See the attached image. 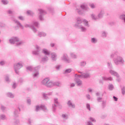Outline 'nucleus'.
<instances>
[{"instance_id":"obj_1","label":"nucleus","mask_w":125,"mask_h":125,"mask_svg":"<svg viewBox=\"0 0 125 125\" xmlns=\"http://www.w3.org/2000/svg\"><path fill=\"white\" fill-rule=\"evenodd\" d=\"M9 41L10 43L11 44H16L17 46L22 45V44H24L25 42L23 41H20L19 38L18 37H12L11 39H10Z\"/></svg>"},{"instance_id":"obj_2","label":"nucleus","mask_w":125,"mask_h":125,"mask_svg":"<svg viewBox=\"0 0 125 125\" xmlns=\"http://www.w3.org/2000/svg\"><path fill=\"white\" fill-rule=\"evenodd\" d=\"M41 67L40 66H38L36 67H33V66H30L26 67L27 71H30L31 72H34L35 73L33 75V78H37L38 76H39V69H40Z\"/></svg>"},{"instance_id":"obj_3","label":"nucleus","mask_w":125,"mask_h":125,"mask_svg":"<svg viewBox=\"0 0 125 125\" xmlns=\"http://www.w3.org/2000/svg\"><path fill=\"white\" fill-rule=\"evenodd\" d=\"M39 22L38 21H34L33 22V24H24V27L25 28H30V29H32V31L34 32V33H37V29L35 28V26L36 27V28H39Z\"/></svg>"},{"instance_id":"obj_4","label":"nucleus","mask_w":125,"mask_h":125,"mask_svg":"<svg viewBox=\"0 0 125 125\" xmlns=\"http://www.w3.org/2000/svg\"><path fill=\"white\" fill-rule=\"evenodd\" d=\"M113 61L116 65H120V64L124 65L125 64V60L121 56H117V58L114 59Z\"/></svg>"},{"instance_id":"obj_5","label":"nucleus","mask_w":125,"mask_h":125,"mask_svg":"<svg viewBox=\"0 0 125 125\" xmlns=\"http://www.w3.org/2000/svg\"><path fill=\"white\" fill-rule=\"evenodd\" d=\"M79 73H80L81 74L80 75L76 74L75 77L80 78L81 79H88V78H90V73L89 72L83 73L82 72H79Z\"/></svg>"},{"instance_id":"obj_6","label":"nucleus","mask_w":125,"mask_h":125,"mask_svg":"<svg viewBox=\"0 0 125 125\" xmlns=\"http://www.w3.org/2000/svg\"><path fill=\"white\" fill-rule=\"evenodd\" d=\"M22 67H23V63H22V62H20L15 63L14 65V68L15 73H16V74H19V71H18V70H20V69H21Z\"/></svg>"},{"instance_id":"obj_7","label":"nucleus","mask_w":125,"mask_h":125,"mask_svg":"<svg viewBox=\"0 0 125 125\" xmlns=\"http://www.w3.org/2000/svg\"><path fill=\"white\" fill-rule=\"evenodd\" d=\"M61 60L64 61L65 63H71V62H72L70 59H69V57H68L67 54H63L62 56L61 57Z\"/></svg>"},{"instance_id":"obj_8","label":"nucleus","mask_w":125,"mask_h":125,"mask_svg":"<svg viewBox=\"0 0 125 125\" xmlns=\"http://www.w3.org/2000/svg\"><path fill=\"white\" fill-rule=\"evenodd\" d=\"M54 101L55 104L52 105V110L53 112H56V107L59 105V103L58 102V99L57 98H55L54 100Z\"/></svg>"},{"instance_id":"obj_9","label":"nucleus","mask_w":125,"mask_h":125,"mask_svg":"<svg viewBox=\"0 0 125 125\" xmlns=\"http://www.w3.org/2000/svg\"><path fill=\"white\" fill-rule=\"evenodd\" d=\"M40 15H39V19L41 20V21H42L43 20V18L42 17L44 14H46V12H45L44 10L39 9V10Z\"/></svg>"},{"instance_id":"obj_10","label":"nucleus","mask_w":125,"mask_h":125,"mask_svg":"<svg viewBox=\"0 0 125 125\" xmlns=\"http://www.w3.org/2000/svg\"><path fill=\"white\" fill-rule=\"evenodd\" d=\"M35 110L36 112H38L39 111H40V110H43V111H44L45 112L47 111V109L46 108L45 106L43 105H41V106L37 105Z\"/></svg>"},{"instance_id":"obj_11","label":"nucleus","mask_w":125,"mask_h":125,"mask_svg":"<svg viewBox=\"0 0 125 125\" xmlns=\"http://www.w3.org/2000/svg\"><path fill=\"white\" fill-rule=\"evenodd\" d=\"M36 50L32 52V54L34 55H39L40 54V52L41 51V48L39 46L36 45Z\"/></svg>"},{"instance_id":"obj_12","label":"nucleus","mask_w":125,"mask_h":125,"mask_svg":"<svg viewBox=\"0 0 125 125\" xmlns=\"http://www.w3.org/2000/svg\"><path fill=\"white\" fill-rule=\"evenodd\" d=\"M109 73L110 74H111V75H112L113 76H115L116 77H117V78H119V77H120L119 74L117 73V72L114 71V70H113V68L110 69Z\"/></svg>"},{"instance_id":"obj_13","label":"nucleus","mask_w":125,"mask_h":125,"mask_svg":"<svg viewBox=\"0 0 125 125\" xmlns=\"http://www.w3.org/2000/svg\"><path fill=\"white\" fill-rule=\"evenodd\" d=\"M75 82L77 84L78 86H81L83 84V82L80 79L78 78V77H76V78L74 80Z\"/></svg>"},{"instance_id":"obj_14","label":"nucleus","mask_w":125,"mask_h":125,"mask_svg":"<svg viewBox=\"0 0 125 125\" xmlns=\"http://www.w3.org/2000/svg\"><path fill=\"white\" fill-rule=\"evenodd\" d=\"M67 105L70 108H72L73 109H75V108H76V104H73L71 100H69L67 102Z\"/></svg>"},{"instance_id":"obj_15","label":"nucleus","mask_w":125,"mask_h":125,"mask_svg":"<svg viewBox=\"0 0 125 125\" xmlns=\"http://www.w3.org/2000/svg\"><path fill=\"white\" fill-rule=\"evenodd\" d=\"M76 20H77V24L76 25H78L79 26H81L80 24H82V23L83 22V19L80 17L77 18Z\"/></svg>"},{"instance_id":"obj_16","label":"nucleus","mask_w":125,"mask_h":125,"mask_svg":"<svg viewBox=\"0 0 125 125\" xmlns=\"http://www.w3.org/2000/svg\"><path fill=\"white\" fill-rule=\"evenodd\" d=\"M49 81H50L49 78H46L42 81V83L43 84V85H45V86H46V85H47V83H48V82H49Z\"/></svg>"},{"instance_id":"obj_17","label":"nucleus","mask_w":125,"mask_h":125,"mask_svg":"<svg viewBox=\"0 0 125 125\" xmlns=\"http://www.w3.org/2000/svg\"><path fill=\"white\" fill-rule=\"evenodd\" d=\"M104 14H105V12H104V10H102L98 15V18L99 19L103 18V16H104Z\"/></svg>"},{"instance_id":"obj_18","label":"nucleus","mask_w":125,"mask_h":125,"mask_svg":"<svg viewBox=\"0 0 125 125\" xmlns=\"http://www.w3.org/2000/svg\"><path fill=\"white\" fill-rule=\"evenodd\" d=\"M75 27H78V28L81 30L82 32H85V31H86V28L83 25L75 24Z\"/></svg>"},{"instance_id":"obj_19","label":"nucleus","mask_w":125,"mask_h":125,"mask_svg":"<svg viewBox=\"0 0 125 125\" xmlns=\"http://www.w3.org/2000/svg\"><path fill=\"white\" fill-rule=\"evenodd\" d=\"M91 18L92 20H94V21H97V20H99L98 16H96L95 14H91Z\"/></svg>"},{"instance_id":"obj_20","label":"nucleus","mask_w":125,"mask_h":125,"mask_svg":"<svg viewBox=\"0 0 125 125\" xmlns=\"http://www.w3.org/2000/svg\"><path fill=\"white\" fill-rule=\"evenodd\" d=\"M14 21L15 23H16L17 26H18V27L19 28H21V29L24 28V26H23V25H22V24H21V23H20V22H19V21H17V20H14Z\"/></svg>"},{"instance_id":"obj_21","label":"nucleus","mask_w":125,"mask_h":125,"mask_svg":"<svg viewBox=\"0 0 125 125\" xmlns=\"http://www.w3.org/2000/svg\"><path fill=\"white\" fill-rule=\"evenodd\" d=\"M51 58L53 61H56V59H57V55L55 53H52L51 54Z\"/></svg>"},{"instance_id":"obj_22","label":"nucleus","mask_w":125,"mask_h":125,"mask_svg":"<svg viewBox=\"0 0 125 125\" xmlns=\"http://www.w3.org/2000/svg\"><path fill=\"white\" fill-rule=\"evenodd\" d=\"M46 86L47 87H53V86H54V82L49 81L47 85H46Z\"/></svg>"},{"instance_id":"obj_23","label":"nucleus","mask_w":125,"mask_h":125,"mask_svg":"<svg viewBox=\"0 0 125 125\" xmlns=\"http://www.w3.org/2000/svg\"><path fill=\"white\" fill-rule=\"evenodd\" d=\"M70 56L73 59H77V58H78V56H77V55H76L73 52H71L70 53Z\"/></svg>"},{"instance_id":"obj_24","label":"nucleus","mask_w":125,"mask_h":125,"mask_svg":"<svg viewBox=\"0 0 125 125\" xmlns=\"http://www.w3.org/2000/svg\"><path fill=\"white\" fill-rule=\"evenodd\" d=\"M118 54H119L118 52H113L110 54V58H114V57H116Z\"/></svg>"},{"instance_id":"obj_25","label":"nucleus","mask_w":125,"mask_h":125,"mask_svg":"<svg viewBox=\"0 0 125 125\" xmlns=\"http://www.w3.org/2000/svg\"><path fill=\"white\" fill-rule=\"evenodd\" d=\"M42 53L45 54V55H49L50 53L46 49H43L42 51Z\"/></svg>"},{"instance_id":"obj_26","label":"nucleus","mask_w":125,"mask_h":125,"mask_svg":"<svg viewBox=\"0 0 125 125\" xmlns=\"http://www.w3.org/2000/svg\"><path fill=\"white\" fill-rule=\"evenodd\" d=\"M102 79L103 81H113V78L112 77H103Z\"/></svg>"},{"instance_id":"obj_27","label":"nucleus","mask_w":125,"mask_h":125,"mask_svg":"<svg viewBox=\"0 0 125 125\" xmlns=\"http://www.w3.org/2000/svg\"><path fill=\"white\" fill-rule=\"evenodd\" d=\"M81 7L82 8V9H84V10H87V9H88L87 5H86V4H83L81 5Z\"/></svg>"},{"instance_id":"obj_28","label":"nucleus","mask_w":125,"mask_h":125,"mask_svg":"<svg viewBox=\"0 0 125 125\" xmlns=\"http://www.w3.org/2000/svg\"><path fill=\"white\" fill-rule=\"evenodd\" d=\"M0 118L2 121H4L5 120H7V117L4 114H1L0 115Z\"/></svg>"},{"instance_id":"obj_29","label":"nucleus","mask_w":125,"mask_h":125,"mask_svg":"<svg viewBox=\"0 0 125 125\" xmlns=\"http://www.w3.org/2000/svg\"><path fill=\"white\" fill-rule=\"evenodd\" d=\"M86 65V62L85 61H82L80 63V67H84Z\"/></svg>"},{"instance_id":"obj_30","label":"nucleus","mask_w":125,"mask_h":125,"mask_svg":"<svg viewBox=\"0 0 125 125\" xmlns=\"http://www.w3.org/2000/svg\"><path fill=\"white\" fill-rule=\"evenodd\" d=\"M61 85L62 84L60 82H54V86H58L59 87H60Z\"/></svg>"},{"instance_id":"obj_31","label":"nucleus","mask_w":125,"mask_h":125,"mask_svg":"<svg viewBox=\"0 0 125 125\" xmlns=\"http://www.w3.org/2000/svg\"><path fill=\"white\" fill-rule=\"evenodd\" d=\"M91 42L92 43H96L97 42V39L95 38H91Z\"/></svg>"},{"instance_id":"obj_32","label":"nucleus","mask_w":125,"mask_h":125,"mask_svg":"<svg viewBox=\"0 0 125 125\" xmlns=\"http://www.w3.org/2000/svg\"><path fill=\"white\" fill-rule=\"evenodd\" d=\"M107 66L108 69H113V66L112 65V63L108 62H107Z\"/></svg>"},{"instance_id":"obj_33","label":"nucleus","mask_w":125,"mask_h":125,"mask_svg":"<svg viewBox=\"0 0 125 125\" xmlns=\"http://www.w3.org/2000/svg\"><path fill=\"white\" fill-rule=\"evenodd\" d=\"M39 37H45L46 36V34L44 32H39L38 33Z\"/></svg>"},{"instance_id":"obj_34","label":"nucleus","mask_w":125,"mask_h":125,"mask_svg":"<svg viewBox=\"0 0 125 125\" xmlns=\"http://www.w3.org/2000/svg\"><path fill=\"white\" fill-rule=\"evenodd\" d=\"M83 23L84 25H85V26H86L87 27H89V24H88V21L86 20H83Z\"/></svg>"},{"instance_id":"obj_35","label":"nucleus","mask_w":125,"mask_h":125,"mask_svg":"<svg viewBox=\"0 0 125 125\" xmlns=\"http://www.w3.org/2000/svg\"><path fill=\"white\" fill-rule=\"evenodd\" d=\"M7 96H8V97H10V98H13L14 97V95L10 92H9L7 93Z\"/></svg>"},{"instance_id":"obj_36","label":"nucleus","mask_w":125,"mask_h":125,"mask_svg":"<svg viewBox=\"0 0 125 125\" xmlns=\"http://www.w3.org/2000/svg\"><path fill=\"white\" fill-rule=\"evenodd\" d=\"M47 60H48V58H47V57H45L42 59L41 62H42L43 63H44V62H46Z\"/></svg>"},{"instance_id":"obj_37","label":"nucleus","mask_w":125,"mask_h":125,"mask_svg":"<svg viewBox=\"0 0 125 125\" xmlns=\"http://www.w3.org/2000/svg\"><path fill=\"white\" fill-rule=\"evenodd\" d=\"M19 114V113L18 112V110L17 109H15L14 111V117H18V114Z\"/></svg>"},{"instance_id":"obj_38","label":"nucleus","mask_w":125,"mask_h":125,"mask_svg":"<svg viewBox=\"0 0 125 125\" xmlns=\"http://www.w3.org/2000/svg\"><path fill=\"white\" fill-rule=\"evenodd\" d=\"M120 19L124 21V23H125V15L123 14L120 16Z\"/></svg>"},{"instance_id":"obj_39","label":"nucleus","mask_w":125,"mask_h":125,"mask_svg":"<svg viewBox=\"0 0 125 125\" xmlns=\"http://www.w3.org/2000/svg\"><path fill=\"white\" fill-rule=\"evenodd\" d=\"M71 72H72V69H67L65 70L64 74H69V73H71Z\"/></svg>"},{"instance_id":"obj_40","label":"nucleus","mask_w":125,"mask_h":125,"mask_svg":"<svg viewBox=\"0 0 125 125\" xmlns=\"http://www.w3.org/2000/svg\"><path fill=\"white\" fill-rule=\"evenodd\" d=\"M108 89L110 90H113V89H114V85L112 84H110L108 85Z\"/></svg>"},{"instance_id":"obj_41","label":"nucleus","mask_w":125,"mask_h":125,"mask_svg":"<svg viewBox=\"0 0 125 125\" xmlns=\"http://www.w3.org/2000/svg\"><path fill=\"white\" fill-rule=\"evenodd\" d=\"M102 107L104 108L106 107V101H103L102 102Z\"/></svg>"},{"instance_id":"obj_42","label":"nucleus","mask_w":125,"mask_h":125,"mask_svg":"<svg viewBox=\"0 0 125 125\" xmlns=\"http://www.w3.org/2000/svg\"><path fill=\"white\" fill-rule=\"evenodd\" d=\"M5 80L7 83H9L10 82L8 75H5Z\"/></svg>"},{"instance_id":"obj_43","label":"nucleus","mask_w":125,"mask_h":125,"mask_svg":"<svg viewBox=\"0 0 125 125\" xmlns=\"http://www.w3.org/2000/svg\"><path fill=\"white\" fill-rule=\"evenodd\" d=\"M27 14H28V15L33 16V15H34V12H33V11H27Z\"/></svg>"},{"instance_id":"obj_44","label":"nucleus","mask_w":125,"mask_h":125,"mask_svg":"<svg viewBox=\"0 0 125 125\" xmlns=\"http://www.w3.org/2000/svg\"><path fill=\"white\" fill-rule=\"evenodd\" d=\"M1 2L3 4L6 5L8 4V0H1Z\"/></svg>"},{"instance_id":"obj_45","label":"nucleus","mask_w":125,"mask_h":125,"mask_svg":"<svg viewBox=\"0 0 125 125\" xmlns=\"http://www.w3.org/2000/svg\"><path fill=\"white\" fill-rule=\"evenodd\" d=\"M102 36L104 38H106V37H107V33H106V32H105V31H103L102 32Z\"/></svg>"},{"instance_id":"obj_46","label":"nucleus","mask_w":125,"mask_h":125,"mask_svg":"<svg viewBox=\"0 0 125 125\" xmlns=\"http://www.w3.org/2000/svg\"><path fill=\"white\" fill-rule=\"evenodd\" d=\"M86 106L87 110H88L89 111H91V109H90V104H86Z\"/></svg>"},{"instance_id":"obj_47","label":"nucleus","mask_w":125,"mask_h":125,"mask_svg":"<svg viewBox=\"0 0 125 125\" xmlns=\"http://www.w3.org/2000/svg\"><path fill=\"white\" fill-rule=\"evenodd\" d=\"M19 121L17 119H15L14 121V125H19Z\"/></svg>"},{"instance_id":"obj_48","label":"nucleus","mask_w":125,"mask_h":125,"mask_svg":"<svg viewBox=\"0 0 125 125\" xmlns=\"http://www.w3.org/2000/svg\"><path fill=\"white\" fill-rule=\"evenodd\" d=\"M121 90H122V94H123V95H125V87L124 86L123 87H122L121 89Z\"/></svg>"},{"instance_id":"obj_49","label":"nucleus","mask_w":125,"mask_h":125,"mask_svg":"<svg viewBox=\"0 0 125 125\" xmlns=\"http://www.w3.org/2000/svg\"><path fill=\"white\" fill-rule=\"evenodd\" d=\"M18 18L19 19H20V20H21V21H24L25 20V18L22 16H19Z\"/></svg>"},{"instance_id":"obj_50","label":"nucleus","mask_w":125,"mask_h":125,"mask_svg":"<svg viewBox=\"0 0 125 125\" xmlns=\"http://www.w3.org/2000/svg\"><path fill=\"white\" fill-rule=\"evenodd\" d=\"M5 61H2L1 62H0V66H3V65H5Z\"/></svg>"},{"instance_id":"obj_51","label":"nucleus","mask_w":125,"mask_h":125,"mask_svg":"<svg viewBox=\"0 0 125 125\" xmlns=\"http://www.w3.org/2000/svg\"><path fill=\"white\" fill-rule=\"evenodd\" d=\"M27 103L28 105H31V99L28 98L27 99Z\"/></svg>"},{"instance_id":"obj_52","label":"nucleus","mask_w":125,"mask_h":125,"mask_svg":"<svg viewBox=\"0 0 125 125\" xmlns=\"http://www.w3.org/2000/svg\"><path fill=\"white\" fill-rule=\"evenodd\" d=\"M98 102H102V98L101 97H98L97 99Z\"/></svg>"},{"instance_id":"obj_53","label":"nucleus","mask_w":125,"mask_h":125,"mask_svg":"<svg viewBox=\"0 0 125 125\" xmlns=\"http://www.w3.org/2000/svg\"><path fill=\"white\" fill-rule=\"evenodd\" d=\"M89 6H90L91 8H95V5H94L93 3L90 4Z\"/></svg>"},{"instance_id":"obj_54","label":"nucleus","mask_w":125,"mask_h":125,"mask_svg":"<svg viewBox=\"0 0 125 125\" xmlns=\"http://www.w3.org/2000/svg\"><path fill=\"white\" fill-rule=\"evenodd\" d=\"M90 120L91 121V122H93V123H95V122H96V120L92 117H90Z\"/></svg>"},{"instance_id":"obj_55","label":"nucleus","mask_w":125,"mask_h":125,"mask_svg":"<svg viewBox=\"0 0 125 125\" xmlns=\"http://www.w3.org/2000/svg\"><path fill=\"white\" fill-rule=\"evenodd\" d=\"M43 97L44 98V99H47V94H43Z\"/></svg>"},{"instance_id":"obj_56","label":"nucleus","mask_w":125,"mask_h":125,"mask_svg":"<svg viewBox=\"0 0 125 125\" xmlns=\"http://www.w3.org/2000/svg\"><path fill=\"white\" fill-rule=\"evenodd\" d=\"M86 97L88 100H90V95L89 94H87Z\"/></svg>"},{"instance_id":"obj_57","label":"nucleus","mask_w":125,"mask_h":125,"mask_svg":"<svg viewBox=\"0 0 125 125\" xmlns=\"http://www.w3.org/2000/svg\"><path fill=\"white\" fill-rule=\"evenodd\" d=\"M62 118H63V119H67V115L66 114H62Z\"/></svg>"},{"instance_id":"obj_58","label":"nucleus","mask_w":125,"mask_h":125,"mask_svg":"<svg viewBox=\"0 0 125 125\" xmlns=\"http://www.w3.org/2000/svg\"><path fill=\"white\" fill-rule=\"evenodd\" d=\"M1 109L3 111H4L5 110V107H4L3 105L1 106Z\"/></svg>"},{"instance_id":"obj_59","label":"nucleus","mask_w":125,"mask_h":125,"mask_svg":"<svg viewBox=\"0 0 125 125\" xmlns=\"http://www.w3.org/2000/svg\"><path fill=\"white\" fill-rule=\"evenodd\" d=\"M87 125H93V124H92V123L91 122L88 121V122H87Z\"/></svg>"},{"instance_id":"obj_60","label":"nucleus","mask_w":125,"mask_h":125,"mask_svg":"<svg viewBox=\"0 0 125 125\" xmlns=\"http://www.w3.org/2000/svg\"><path fill=\"white\" fill-rule=\"evenodd\" d=\"M8 14H12V13H13V12H12V11L9 10L8 11Z\"/></svg>"},{"instance_id":"obj_61","label":"nucleus","mask_w":125,"mask_h":125,"mask_svg":"<svg viewBox=\"0 0 125 125\" xmlns=\"http://www.w3.org/2000/svg\"><path fill=\"white\" fill-rule=\"evenodd\" d=\"M13 88H16V83H14L13 86H12Z\"/></svg>"},{"instance_id":"obj_62","label":"nucleus","mask_w":125,"mask_h":125,"mask_svg":"<svg viewBox=\"0 0 125 125\" xmlns=\"http://www.w3.org/2000/svg\"><path fill=\"white\" fill-rule=\"evenodd\" d=\"M113 99L115 101H118V98L115 96H113Z\"/></svg>"},{"instance_id":"obj_63","label":"nucleus","mask_w":125,"mask_h":125,"mask_svg":"<svg viewBox=\"0 0 125 125\" xmlns=\"http://www.w3.org/2000/svg\"><path fill=\"white\" fill-rule=\"evenodd\" d=\"M74 86H75V83H71L70 84V87H74Z\"/></svg>"},{"instance_id":"obj_64","label":"nucleus","mask_w":125,"mask_h":125,"mask_svg":"<svg viewBox=\"0 0 125 125\" xmlns=\"http://www.w3.org/2000/svg\"><path fill=\"white\" fill-rule=\"evenodd\" d=\"M60 67H61V65H58L56 67L57 70H59L60 69Z\"/></svg>"}]
</instances>
